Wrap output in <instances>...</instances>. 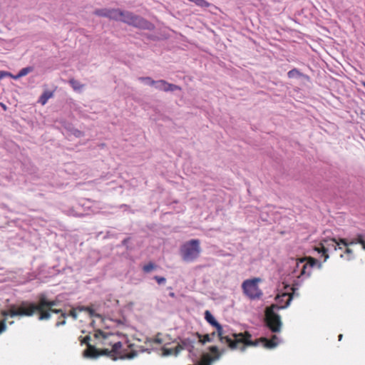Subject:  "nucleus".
Returning a JSON list of instances; mask_svg holds the SVG:
<instances>
[{"instance_id": "nucleus-1", "label": "nucleus", "mask_w": 365, "mask_h": 365, "mask_svg": "<svg viewBox=\"0 0 365 365\" xmlns=\"http://www.w3.org/2000/svg\"><path fill=\"white\" fill-rule=\"evenodd\" d=\"M96 339H101V344L104 345H110L111 347L98 349L95 346L91 345L89 341L91 337L86 336L82 343L87 344V349L84 351V356L88 358H97L100 356H107L113 360L133 359L137 355L135 351L128 352L126 349H123L120 341H115L113 339L115 336L113 334H106L101 330L96 331L94 334Z\"/></svg>"}, {"instance_id": "nucleus-2", "label": "nucleus", "mask_w": 365, "mask_h": 365, "mask_svg": "<svg viewBox=\"0 0 365 365\" xmlns=\"http://www.w3.org/2000/svg\"><path fill=\"white\" fill-rule=\"evenodd\" d=\"M217 329V336L222 343H227L230 349H239L242 351L245 350L246 346H256L257 341H253L251 338L252 335L249 331L243 333L233 334V339L227 336H223L222 327L219 324L214 326Z\"/></svg>"}, {"instance_id": "nucleus-3", "label": "nucleus", "mask_w": 365, "mask_h": 365, "mask_svg": "<svg viewBox=\"0 0 365 365\" xmlns=\"http://www.w3.org/2000/svg\"><path fill=\"white\" fill-rule=\"evenodd\" d=\"M58 302L48 300L46 296L41 295L37 303L24 304V316L38 315V320H48L51 318L49 310L58 305Z\"/></svg>"}, {"instance_id": "nucleus-4", "label": "nucleus", "mask_w": 365, "mask_h": 365, "mask_svg": "<svg viewBox=\"0 0 365 365\" xmlns=\"http://www.w3.org/2000/svg\"><path fill=\"white\" fill-rule=\"evenodd\" d=\"M120 21L140 29L153 31L155 29L153 23L129 11H123Z\"/></svg>"}, {"instance_id": "nucleus-5", "label": "nucleus", "mask_w": 365, "mask_h": 365, "mask_svg": "<svg viewBox=\"0 0 365 365\" xmlns=\"http://www.w3.org/2000/svg\"><path fill=\"white\" fill-rule=\"evenodd\" d=\"M317 263V260L312 257L302 258L295 262L292 272L293 276L302 279L309 277L312 267Z\"/></svg>"}, {"instance_id": "nucleus-6", "label": "nucleus", "mask_w": 365, "mask_h": 365, "mask_svg": "<svg viewBox=\"0 0 365 365\" xmlns=\"http://www.w3.org/2000/svg\"><path fill=\"white\" fill-rule=\"evenodd\" d=\"M326 243H327V245H331L334 250H336V247H339V249H341V245H344L346 247V249L345 251L349 252L351 251L349 248H348L349 246L355 245V244H361L362 245V248L365 250V240L364 236L361 234H358L354 237H348L344 239H339L336 240L335 238L329 239V240L325 241Z\"/></svg>"}, {"instance_id": "nucleus-7", "label": "nucleus", "mask_w": 365, "mask_h": 365, "mask_svg": "<svg viewBox=\"0 0 365 365\" xmlns=\"http://www.w3.org/2000/svg\"><path fill=\"white\" fill-rule=\"evenodd\" d=\"M261 281L259 278L246 279L242 282V289L244 294L251 300L259 299L263 293L259 289L258 283Z\"/></svg>"}, {"instance_id": "nucleus-8", "label": "nucleus", "mask_w": 365, "mask_h": 365, "mask_svg": "<svg viewBox=\"0 0 365 365\" xmlns=\"http://www.w3.org/2000/svg\"><path fill=\"white\" fill-rule=\"evenodd\" d=\"M275 305H271L265 309V323L267 327L274 333L279 332L282 329L280 316L275 312Z\"/></svg>"}, {"instance_id": "nucleus-9", "label": "nucleus", "mask_w": 365, "mask_h": 365, "mask_svg": "<svg viewBox=\"0 0 365 365\" xmlns=\"http://www.w3.org/2000/svg\"><path fill=\"white\" fill-rule=\"evenodd\" d=\"M123 10L119 9H96L94 14L101 17L108 18L109 19L120 21L121 19Z\"/></svg>"}, {"instance_id": "nucleus-10", "label": "nucleus", "mask_w": 365, "mask_h": 365, "mask_svg": "<svg viewBox=\"0 0 365 365\" xmlns=\"http://www.w3.org/2000/svg\"><path fill=\"white\" fill-rule=\"evenodd\" d=\"M293 297V294L290 293H282V294H279L275 297V300L277 304L274 305L277 306L275 307L276 310H279L282 309H284L288 307L290 302L292 301Z\"/></svg>"}, {"instance_id": "nucleus-11", "label": "nucleus", "mask_w": 365, "mask_h": 365, "mask_svg": "<svg viewBox=\"0 0 365 365\" xmlns=\"http://www.w3.org/2000/svg\"><path fill=\"white\" fill-rule=\"evenodd\" d=\"M194 349V340H192L189 338L184 339L180 341L175 347V354H178L181 351L186 349L191 352Z\"/></svg>"}, {"instance_id": "nucleus-12", "label": "nucleus", "mask_w": 365, "mask_h": 365, "mask_svg": "<svg viewBox=\"0 0 365 365\" xmlns=\"http://www.w3.org/2000/svg\"><path fill=\"white\" fill-rule=\"evenodd\" d=\"M200 241L198 239H192L184 242L180 248V251H199Z\"/></svg>"}, {"instance_id": "nucleus-13", "label": "nucleus", "mask_w": 365, "mask_h": 365, "mask_svg": "<svg viewBox=\"0 0 365 365\" xmlns=\"http://www.w3.org/2000/svg\"><path fill=\"white\" fill-rule=\"evenodd\" d=\"M255 341H257V344L259 341H262L264 343V347L267 349H272L277 346L278 337L276 335H273L270 339L260 338L259 340H256Z\"/></svg>"}, {"instance_id": "nucleus-14", "label": "nucleus", "mask_w": 365, "mask_h": 365, "mask_svg": "<svg viewBox=\"0 0 365 365\" xmlns=\"http://www.w3.org/2000/svg\"><path fill=\"white\" fill-rule=\"evenodd\" d=\"M2 314L7 318L8 317H14L23 315V305L19 306L17 309L11 307L7 311H4Z\"/></svg>"}, {"instance_id": "nucleus-15", "label": "nucleus", "mask_w": 365, "mask_h": 365, "mask_svg": "<svg viewBox=\"0 0 365 365\" xmlns=\"http://www.w3.org/2000/svg\"><path fill=\"white\" fill-rule=\"evenodd\" d=\"M287 76H288L289 78H303L307 79V80H308L309 78V77L307 75L304 74L299 69H297L296 68L290 70L287 73Z\"/></svg>"}, {"instance_id": "nucleus-16", "label": "nucleus", "mask_w": 365, "mask_h": 365, "mask_svg": "<svg viewBox=\"0 0 365 365\" xmlns=\"http://www.w3.org/2000/svg\"><path fill=\"white\" fill-rule=\"evenodd\" d=\"M53 96V93L49 91H45L39 97L38 101L41 105H45L48 100Z\"/></svg>"}, {"instance_id": "nucleus-17", "label": "nucleus", "mask_w": 365, "mask_h": 365, "mask_svg": "<svg viewBox=\"0 0 365 365\" xmlns=\"http://www.w3.org/2000/svg\"><path fill=\"white\" fill-rule=\"evenodd\" d=\"M199 252H183L182 255V259L186 262H190L198 257Z\"/></svg>"}, {"instance_id": "nucleus-18", "label": "nucleus", "mask_w": 365, "mask_h": 365, "mask_svg": "<svg viewBox=\"0 0 365 365\" xmlns=\"http://www.w3.org/2000/svg\"><path fill=\"white\" fill-rule=\"evenodd\" d=\"M195 335L197 337L199 342L201 343L202 344H205L207 342H210L212 341V339L208 334L202 335L200 333L196 332Z\"/></svg>"}, {"instance_id": "nucleus-19", "label": "nucleus", "mask_w": 365, "mask_h": 365, "mask_svg": "<svg viewBox=\"0 0 365 365\" xmlns=\"http://www.w3.org/2000/svg\"><path fill=\"white\" fill-rule=\"evenodd\" d=\"M213 359L208 354H204L197 365H211Z\"/></svg>"}, {"instance_id": "nucleus-20", "label": "nucleus", "mask_w": 365, "mask_h": 365, "mask_svg": "<svg viewBox=\"0 0 365 365\" xmlns=\"http://www.w3.org/2000/svg\"><path fill=\"white\" fill-rule=\"evenodd\" d=\"M5 76H11L15 79L19 78L23 76V68L20 69L16 76H13L11 73L7 71H0V78H2Z\"/></svg>"}, {"instance_id": "nucleus-21", "label": "nucleus", "mask_w": 365, "mask_h": 365, "mask_svg": "<svg viewBox=\"0 0 365 365\" xmlns=\"http://www.w3.org/2000/svg\"><path fill=\"white\" fill-rule=\"evenodd\" d=\"M68 83L74 91H80L83 87V84L74 78H71Z\"/></svg>"}, {"instance_id": "nucleus-22", "label": "nucleus", "mask_w": 365, "mask_h": 365, "mask_svg": "<svg viewBox=\"0 0 365 365\" xmlns=\"http://www.w3.org/2000/svg\"><path fill=\"white\" fill-rule=\"evenodd\" d=\"M181 91V87H180L178 85L166 82V85H165V89H164L165 92H168V91L174 92V91Z\"/></svg>"}, {"instance_id": "nucleus-23", "label": "nucleus", "mask_w": 365, "mask_h": 365, "mask_svg": "<svg viewBox=\"0 0 365 365\" xmlns=\"http://www.w3.org/2000/svg\"><path fill=\"white\" fill-rule=\"evenodd\" d=\"M205 319L209 324H210L212 326H215L216 324L218 323L208 310L205 311Z\"/></svg>"}, {"instance_id": "nucleus-24", "label": "nucleus", "mask_w": 365, "mask_h": 365, "mask_svg": "<svg viewBox=\"0 0 365 365\" xmlns=\"http://www.w3.org/2000/svg\"><path fill=\"white\" fill-rule=\"evenodd\" d=\"M156 267H157V265L155 263L150 262L148 264H144L143 266L142 269L144 272L149 273V272L153 271L154 269H155Z\"/></svg>"}, {"instance_id": "nucleus-25", "label": "nucleus", "mask_w": 365, "mask_h": 365, "mask_svg": "<svg viewBox=\"0 0 365 365\" xmlns=\"http://www.w3.org/2000/svg\"><path fill=\"white\" fill-rule=\"evenodd\" d=\"M166 81L165 80H158V81H155V84H154V87L158 89V90H160V91H164V89H165V85H166Z\"/></svg>"}, {"instance_id": "nucleus-26", "label": "nucleus", "mask_w": 365, "mask_h": 365, "mask_svg": "<svg viewBox=\"0 0 365 365\" xmlns=\"http://www.w3.org/2000/svg\"><path fill=\"white\" fill-rule=\"evenodd\" d=\"M210 351L215 354L214 357H212L214 360L218 359L220 357V353L219 352V349L216 346H212L209 348Z\"/></svg>"}, {"instance_id": "nucleus-27", "label": "nucleus", "mask_w": 365, "mask_h": 365, "mask_svg": "<svg viewBox=\"0 0 365 365\" xmlns=\"http://www.w3.org/2000/svg\"><path fill=\"white\" fill-rule=\"evenodd\" d=\"M190 2H194L197 6L204 8L207 7L210 5V3H208L205 0H188Z\"/></svg>"}, {"instance_id": "nucleus-28", "label": "nucleus", "mask_w": 365, "mask_h": 365, "mask_svg": "<svg viewBox=\"0 0 365 365\" xmlns=\"http://www.w3.org/2000/svg\"><path fill=\"white\" fill-rule=\"evenodd\" d=\"M138 80L143 83H145L149 86H153L155 81L153 80L150 77H139Z\"/></svg>"}, {"instance_id": "nucleus-29", "label": "nucleus", "mask_w": 365, "mask_h": 365, "mask_svg": "<svg viewBox=\"0 0 365 365\" xmlns=\"http://www.w3.org/2000/svg\"><path fill=\"white\" fill-rule=\"evenodd\" d=\"M66 314L64 312H62V314H61V316L59 317V318L56 324V326L59 327V326L64 325L66 324Z\"/></svg>"}, {"instance_id": "nucleus-30", "label": "nucleus", "mask_w": 365, "mask_h": 365, "mask_svg": "<svg viewBox=\"0 0 365 365\" xmlns=\"http://www.w3.org/2000/svg\"><path fill=\"white\" fill-rule=\"evenodd\" d=\"M78 309H79V311L87 312L91 317L95 315V311L91 307H79Z\"/></svg>"}, {"instance_id": "nucleus-31", "label": "nucleus", "mask_w": 365, "mask_h": 365, "mask_svg": "<svg viewBox=\"0 0 365 365\" xmlns=\"http://www.w3.org/2000/svg\"><path fill=\"white\" fill-rule=\"evenodd\" d=\"M131 240H132V238L130 237H128L122 241V245H124L126 247V249L131 250V249H133L132 246L130 245Z\"/></svg>"}, {"instance_id": "nucleus-32", "label": "nucleus", "mask_w": 365, "mask_h": 365, "mask_svg": "<svg viewBox=\"0 0 365 365\" xmlns=\"http://www.w3.org/2000/svg\"><path fill=\"white\" fill-rule=\"evenodd\" d=\"M163 354L164 356H169V355H177L175 352V348L174 349H168V348H163Z\"/></svg>"}, {"instance_id": "nucleus-33", "label": "nucleus", "mask_w": 365, "mask_h": 365, "mask_svg": "<svg viewBox=\"0 0 365 365\" xmlns=\"http://www.w3.org/2000/svg\"><path fill=\"white\" fill-rule=\"evenodd\" d=\"M160 334H158L154 338L151 339L150 341L151 342L161 344L163 343V339L160 337Z\"/></svg>"}, {"instance_id": "nucleus-34", "label": "nucleus", "mask_w": 365, "mask_h": 365, "mask_svg": "<svg viewBox=\"0 0 365 365\" xmlns=\"http://www.w3.org/2000/svg\"><path fill=\"white\" fill-rule=\"evenodd\" d=\"M154 279L158 284H164L166 282V279L163 277L155 276Z\"/></svg>"}, {"instance_id": "nucleus-35", "label": "nucleus", "mask_w": 365, "mask_h": 365, "mask_svg": "<svg viewBox=\"0 0 365 365\" xmlns=\"http://www.w3.org/2000/svg\"><path fill=\"white\" fill-rule=\"evenodd\" d=\"M69 315L72 317L74 319H76L78 318V314L76 312V309L73 308L70 310Z\"/></svg>"}, {"instance_id": "nucleus-36", "label": "nucleus", "mask_w": 365, "mask_h": 365, "mask_svg": "<svg viewBox=\"0 0 365 365\" xmlns=\"http://www.w3.org/2000/svg\"><path fill=\"white\" fill-rule=\"evenodd\" d=\"M62 312H63L62 309H55L53 307L51 308V310H49V313H50L51 315V313H55V314H59L60 313L61 314H62Z\"/></svg>"}, {"instance_id": "nucleus-37", "label": "nucleus", "mask_w": 365, "mask_h": 365, "mask_svg": "<svg viewBox=\"0 0 365 365\" xmlns=\"http://www.w3.org/2000/svg\"><path fill=\"white\" fill-rule=\"evenodd\" d=\"M6 329L5 320L0 321V334Z\"/></svg>"}, {"instance_id": "nucleus-38", "label": "nucleus", "mask_w": 365, "mask_h": 365, "mask_svg": "<svg viewBox=\"0 0 365 365\" xmlns=\"http://www.w3.org/2000/svg\"><path fill=\"white\" fill-rule=\"evenodd\" d=\"M313 251L317 252V251H329V249L326 247L324 245H322V250H320L319 247H314Z\"/></svg>"}, {"instance_id": "nucleus-39", "label": "nucleus", "mask_w": 365, "mask_h": 365, "mask_svg": "<svg viewBox=\"0 0 365 365\" xmlns=\"http://www.w3.org/2000/svg\"><path fill=\"white\" fill-rule=\"evenodd\" d=\"M34 68L32 66H28L24 68V76L27 75L30 72L33 71Z\"/></svg>"}, {"instance_id": "nucleus-40", "label": "nucleus", "mask_w": 365, "mask_h": 365, "mask_svg": "<svg viewBox=\"0 0 365 365\" xmlns=\"http://www.w3.org/2000/svg\"><path fill=\"white\" fill-rule=\"evenodd\" d=\"M74 135L76 137H81V136H83V133L78 130H76L74 133Z\"/></svg>"}, {"instance_id": "nucleus-41", "label": "nucleus", "mask_w": 365, "mask_h": 365, "mask_svg": "<svg viewBox=\"0 0 365 365\" xmlns=\"http://www.w3.org/2000/svg\"><path fill=\"white\" fill-rule=\"evenodd\" d=\"M1 106L3 108V109H4V110H6V105H5V104H4V103H1Z\"/></svg>"}, {"instance_id": "nucleus-42", "label": "nucleus", "mask_w": 365, "mask_h": 365, "mask_svg": "<svg viewBox=\"0 0 365 365\" xmlns=\"http://www.w3.org/2000/svg\"><path fill=\"white\" fill-rule=\"evenodd\" d=\"M338 337H339V341H341L342 337H343V335L342 334H339Z\"/></svg>"}, {"instance_id": "nucleus-43", "label": "nucleus", "mask_w": 365, "mask_h": 365, "mask_svg": "<svg viewBox=\"0 0 365 365\" xmlns=\"http://www.w3.org/2000/svg\"><path fill=\"white\" fill-rule=\"evenodd\" d=\"M327 253V252H322V254H323L324 255H325V258H326V259L328 257V255H326Z\"/></svg>"}, {"instance_id": "nucleus-44", "label": "nucleus", "mask_w": 365, "mask_h": 365, "mask_svg": "<svg viewBox=\"0 0 365 365\" xmlns=\"http://www.w3.org/2000/svg\"><path fill=\"white\" fill-rule=\"evenodd\" d=\"M215 335V332H212V333L211 334L210 336H214Z\"/></svg>"}, {"instance_id": "nucleus-45", "label": "nucleus", "mask_w": 365, "mask_h": 365, "mask_svg": "<svg viewBox=\"0 0 365 365\" xmlns=\"http://www.w3.org/2000/svg\"><path fill=\"white\" fill-rule=\"evenodd\" d=\"M346 254H347L348 255H351L352 252H345Z\"/></svg>"}, {"instance_id": "nucleus-46", "label": "nucleus", "mask_w": 365, "mask_h": 365, "mask_svg": "<svg viewBox=\"0 0 365 365\" xmlns=\"http://www.w3.org/2000/svg\"><path fill=\"white\" fill-rule=\"evenodd\" d=\"M170 296L173 297L174 296V293H170Z\"/></svg>"}]
</instances>
